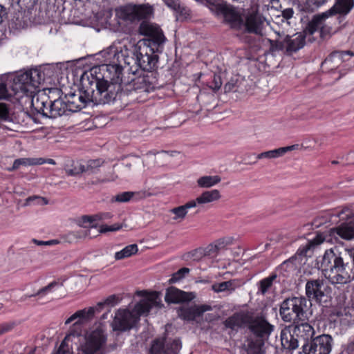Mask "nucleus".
Here are the masks:
<instances>
[{
  "mask_svg": "<svg viewBox=\"0 0 354 354\" xmlns=\"http://www.w3.org/2000/svg\"><path fill=\"white\" fill-rule=\"evenodd\" d=\"M101 53L106 63L100 68L92 69V71L97 73V70H99L102 74L95 80V89L92 87L93 82L87 88V95L91 102L96 105L109 104L118 98L120 99L122 95V63L130 64L125 55L118 52L115 47H111Z\"/></svg>",
  "mask_w": 354,
  "mask_h": 354,
  "instance_id": "1",
  "label": "nucleus"
},
{
  "mask_svg": "<svg viewBox=\"0 0 354 354\" xmlns=\"http://www.w3.org/2000/svg\"><path fill=\"white\" fill-rule=\"evenodd\" d=\"M161 306L159 294L154 292L142 299L135 305L131 311L123 308L117 310L111 326L114 331L129 330L138 323L140 316H146L151 308H160Z\"/></svg>",
  "mask_w": 354,
  "mask_h": 354,
  "instance_id": "2",
  "label": "nucleus"
},
{
  "mask_svg": "<svg viewBox=\"0 0 354 354\" xmlns=\"http://www.w3.org/2000/svg\"><path fill=\"white\" fill-rule=\"evenodd\" d=\"M353 256L351 251L345 250L336 255L330 250H326L324 254L316 259L313 272L321 270L325 278L332 283L345 284L350 281V276L346 271L348 262H345L347 257Z\"/></svg>",
  "mask_w": 354,
  "mask_h": 354,
  "instance_id": "3",
  "label": "nucleus"
},
{
  "mask_svg": "<svg viewBox=\"0 0 354 354\" xmlns=\"http://www.w3.org/2000/svg\"><path fill=\"white\" fill-rule=\"evenodd\" d=\"M306 308V299L304 297H292L285 299L281 304L279 313L281 319L286 322L297 324L295 328L301 335L305 336L304 339L303 353L310 354V346L308 345V334L310 324L308 317L304 308Z\"/></svg>",
  "mask_w": 354,
  "mask_h": 354,
  "instance_id": "4",
  "label": "nucleus"
},
{
  "mask_svg": "<svg viewBox=\"0 0 354 354\" xmlns=\"http://www.w3.org/2000/svg\"><path fill=\"white\" fill-rule=\"evenodd\" d=\"M107 335L104 326H93L85 334L77 354H106Z\"/></svg>",
  "mask_w": 354,
  "mask_h": 354,
  "instance_id": "5",
  "label": "nucleus"
},
{
  "mask_svg": "<svg viewBox=\"0 0 354 354\" xmlns=\"http://www.w3.org/2000/svg\"><path fill=\"white\" fill-rule=\"evenodd\" d=\"M301 23L304 29L303 32H297L292 36L286 35L282 41L270 40L272 48L277 50L286 49L287 53L292 54L302 48L305 44V37L310 33V18L308 12L301 11Z\"/></svg>",
  "mask_w": 354,
  "mask_h": 354,
  "instance_id": "6",
  "label": "nucleus"
},
{
  "mask_svg": "<svg viewBox=\"0 0 354 354\" xmlns=\"http://www.w3.org/2000/svg\"><path fill=\"white\" fill-rule=\"evenodd\" d=\"M43 80V75L39 70L31 69L16 75L10 86L15 94L21 93L26 95H32Z\"/></svg>",
  "mask_w": 354,
  "mask_h": 354,
  "instance_id": "7",
  "label": "nucleus"
},
{
  "mask_svg": "<svg viewBox=\"0 0 354 354\" xmlns=\"http://www.w3.org/2000/svg\"><path fill=\"white\" fill-rule=\"evenodd\" d=\"M125 55V58H128L130 65L131 61L134 62V64L143 71H149L156 67L158 62V55H154L151 49L147 47L142 48L140 46H134L133 49L130 52L125 50H118Z\"/></svg>",
  "mask_w": 354,
  "mask_h": 354,
  "instance_id": "8",
  "label": "nucleus"
},
{
  "mask_svg": "<svg viewBox=\"0 0 354 354\" xmlns=\"http://www.w3.org/2000/svg\"><path fill=\"white\" fill-rule=\"evenodd\" d=\"M353 0H337L336 3L328 10L322 14L316 15L311 20V35L317 30L320 29V35L324 32V23L326 19L336 13L346 15L353 8Z\"/></svg>",
  "mask_w": 354,
  "mask_h": 354,
  "instance_id": "9",
  "label": "nucleus"
},
{
  "mask_svg": "<svg viewBox=\"0 0 354 354\" xmlns=\"http://www.w3.org/2000/svg\"><path fill=\"white\" fill-rule=\"evenodd\" d=\"M337 236L346 240L354 238V219L344 223L337 227L331 228L327 233L317 232L311 240V250L324 242L331 241V238H336Z\"/></svg>",
  "mask_w": 354,
  "mask_h": 354,
  "instance_id": "10",
  "label": "nucleus"
},
{
  "mask_svg": "<svg viewBox=\"0 0 354 354\" xmlns=\"http://www.w3.org/2000/svg\"><path fill=\"white\" fill-rule=\"evenodd\" d=\"M268 24L266 17L259 12L257 6L243 11L242 30L245 32L263 36V30Z\"/></svg>",
  "mask_w": 354,
  "mask_h": 354,
  "instance_id": "11",
  "label": "nucleus"
},
{
  "mask_svg": "<svg viewBox=\"0 0 354 354\" xmlns=\"http://www.w3.org/2000/svg\"><path fill=\"white\" fill-rule=\"evenodd\" d=\"M116 16L127 21L133 22L149 18L153 9L147 5L127 4L115 9Z\"/></svg>",
  "mask_w": 354,
  "mask_h": 354,
  "instance_id": "12",
  "label": "nucleus"
},
{
  "mask_svg": "<svg viewBox=\"0 0 354 354\" xmlns=\"http://www.w3.org/2000/svg\"><path fill=\"white\" fill-rule=\"evenodd\" d=\"M65 98L67 108L70 112L78 111L91 102L90 97L87 95V88L83 91H80L78 93H68Z\"/></svg>",
  "mask_w": 354,
  "mask_h": 354,
  "instance_id": "13",
  "label": "nucleus"
},
{
  "mask_svg": "<svg viewBox=\"0 0 354 354\" xmlns=\"http://www.w3.org/2000/svg\"><path fill=\"white\" fill-rule=\"evenodd\" d=\"M139 32L142 35L150 37L158 45L163 44L165 41V37L160 27L146 20H144L140 24Z\"/></svg>",
  "mask_w": 354,
  "mask_h": 354,
  "instance_id": "14",
  "label": "nucleus"
},
{
  "mask_svg": "<svg viewBox=\"0 0 354 354\" xmlns=\"http://www.w3.org/2000/svg\"><path fill=\"white\" fill-rule=\"evenodd\" d=\"M354 56V53L351 50H335L332 52L322 62V66L324 70L330 72L337 69L339 65L347 61L345 56Z\"/></svg>",
  "mask_w": 354,
  "mask_h": 354,
  "instance_id": "15",
  "label": "nucleus"
},
{
  "mask_svg": "<svg viewBox=\"0 0 354 354\" xmlns=\"http://www.w3.org/2000/svg\"><path fill=\"white\" fill-rule=\"evenodd\" d=\"M102 304H97L95 306L77 310L66 320L65 324H68L75 320L77 321L75 322L74 325L84 324L91 320L96 313H99L102 310Z\"/></svg>",
  "mask_w": 354,
  "mask_h": 354,
  "instance_id": "16",
  "label": "nucleus"
},
{
  "mask_svg": "<svg viewBox=\"0 0 354 354\" xmlns=\"http://www.w3.org/2000/svg\"><path fill=\"white\" fill-rule=\"evenodd\" d=\"M249 327L251 331L263 341L264 339L268 338L274 328L263 317H256L255 319L252 317V321L249 324Z\"/></svg>",
  "mask_w": 354,
  "mask_h": 354,
  "instance_id": "17",
  "label": "nucleus"
},
{
  "mask_svg": "<svg viewBox=\"0 0 354 354\" xmlns=\"http://www.w3.org/2000/svg\"><path fill=\"white\" fill-rule=\"evenodd\" d=\"M332 338L328 335L317 336L311 341V354H328Z\"/></svg>",
  "mask_w": 354,
  "mask_h": 354,
  "instance_id": "18",
  "label": "nucleus"
},
{
  "mask_svg": "<svg viewBox=\"0 0 354 354\" xmlns=\"http://www.w3.org/2000/svg\"><path fill=\"white\" fill-rule=\"evenodd\" d=\"M309 250L310 241L305 245L300 247L295 256V263L299 267V272L307 276L310 274V263L307 256Z\"/></svg>",
  "mask_w": 354,
  "mask_h": 354,
  "instance_id": "19",
  "label": "nucleus"
},
{
  "mask_svg": "<svg viewBox=\"0 0 354 354\" xmlns=\"http://www.w3.org/2000/svg\"><path fill=\"white\" fill-rule=\"evenodd\" d=\"M225 21L233 28L242 30L243 12L241 13L233 7L226 6L223 8Z\"/></svg>",
  "mask_w": 354,
  "mask_h": 354,
  "instance_id": "20",
  "label": "nucleus"
},
{
  "mask_svg": "<svg viewBox=\"0 0 354 354\" xmlns=\"http://www.w3.org/2000/svg\"><path fill=\"white\" fill-rule=\"evenodd\" d=\"M194 298L192 293H189L180 290L174 286L169 287L167 289L165 299L168 304H178L181 302H186L192 300Z\"/></svg>",
  "mask_w": 354,
  "mask_h": 354,
  "instance_id": "21",
  "label": "nucleus"
},
{
  "mask_svg": "<svg viewBox=\"0 0 354 354\" xmlns=\"http://www.w3.org/2000/svg\"><path fill=\"white\" fill-rule=\"evenodd\" d=\"M326 285L324 279H318L311 280V295L313 294V299L320 305L326 306L328 296L324 292Z\"/></svg>",
  "mask_w": 354,
  "mask_h": 354,
  "instance_id": "22",
  "label": "nucleus"
},
{
  "mask_svg": "<svg viewBox=\"0 0 354 354\" xmlns=\"http://www.w3.org/2000/svg\"><path fill=\"white\" fill-rule=\"evenodd\" d=\"M212 310L209 305L194 306L192 307L182 308L179 311V316L187 321H192L201 316L205 312Z\"/></svg>",
  "mask_w": 354,
  "mask_h": 354,
  "instance_id": "23",
  "label": "nucleus"
},
{
  "mask_svg": "<svg viewBox=\"0 0 354 354\" xmlns=\"http://www.w3.org/2000/svg\"><path fill=\"white\" fill-rule=\"evenodd\" d=\"M252 321V316L250 313H236L227 318L225 322L227 328L236 329L239 327H244Z\"/></svg>",
  "mask_w": 354,
  "mask_h": 354,
  "instance_id": "24",
  "label": "nucleus"
},
{
  "mask_svg": "<svg viewBox=\"0 0 354 354\" xmlns=\"http://www.w3.org/2000/svg\"><path fill=\"white\" fill-rule=\"evenodd\" d=\"M301 148V145L298 144L292 145L290 146H286L283 147H279L278 149L269 150L266 151H263L257 155V159H274L278 158L279 157H282L286 153L290 152L294 150H298Z\"/></svg>",
  "mask_w": 354,
  "mask_h": 354,
  "instance_id": "25",
  "label": "nucleus"
},
{
  "mask_svg": "<svg viewBox=\"0 0 354 354\" xmlns=\"http://www.w3.org/2000/svg\"><path fill=\"white\" fill-rule=\"evenodd\" d=\"M68 111L66 101L59 98L54 101H49V109L46 112V117L56 118Z\"/></svg>",
  "mask_w": 354,
  "mask_h": 354,
  "instance_id": "26",
  "label": "nucleus"
},
{
  "mask_svg": "<svg viewBox=\"0 0 354 354\" xmlns=\"http://www.w3.org/2000/svg\"><path fill=\"white\" fill-rule=\"evenodd\" d=\"M221 198L220 192L218 189H212L210 191H205L201 195L192 201L195 202L196 207L203 205L206 203H212L218 201Z\"/></svg>",
  "mask_w": 354,
  "mask_h": 354,
  "instance_id": "27",
  "label": "nucleus"
},
{
  "mask_svg": "<svg viewBox=\"0 0 354 354\" xmlns=\"http://www.w3.org/2000/svg\"><path fill=\"white\" fill-rule=\"evenodd\" d=\"M281 346L288 350H294L298 347V340L290 333L289 329L285 328L281 332Z\"/></svg>",
  "mask_w": 354,
  "mask_h": 354,
  "instance_id": "28",
  "label": "nucleus"
},
{
  "mask_svg": "<svg viewBox=\"0 0 354 354\" xmlns=\"http://www.w3.org/2000/svg\"><path fill=\"white\" fill-rule=\"evenodd\" d=\"M96 236L95 234H91V230L88 229H80L77 230H74L69 232L66 235V239L68 242H73L78 241L80 239H83L86 237L90 239L95 237Z\"/></svg>",
  "mask_w": 354,
  "mask_h": 354,
  "instance_id": "29",
  "label": "nucleus"
},
{
  "mask_svg": "<svg viewBox=\"0 0 354 354\" xmlns=\"http://www.w3.org/2000/svg\"><path fill=\"white\" fill-rule=\"evenodd\" d=\"M194 207H196V203L191 200L183 205H180L171 209L170 212L175 215V216L173 218L174 220H183L185 218L187 214V209Z\"/></svg>",
  "mask_w": 354,
  "mask_h": 354,
  "instance_id": "30",
  "label": "nucleus"
},
{
  "mask_svg": "<svg viewBox=\"0 0 354 354\" xmlns=\"http://www.w3.org/2000/svg\"><path fill=\"white\" fill-rule=\"evenodd\" d=\"M277 274L274 272L272 273L269 277L261 279L258 283V292L265 295L271 288L273 282L277 279Z\"/></svg>",
  "mask_w": 354,
  "mask_h": 354,
  "instance_id": "31",
  "label": "nucleus"
},
{
  "mask_svg": "<svg viewBox=\"0 0 354 354\" xmlns=\"http://www.w3.org/2000/svg\"><path fill=\"white\" fill-rule=\"evenodd\" d=\"M221 180L219 176H203L198 178L197 185L201 188H209L219 183Z\"/></svg>",
  "mask_w": 354,
  "mask_h": 354,
  "instance_id": "32",
  "label": "nucleus"
},
{
  "mask_svg": "<svg viewBox=\"0 0 354 354\" xmlns=\"http://www.w3.org/2000/svg\"><path fill=\"white\" fill-rule=\"evenodd\" d=\"M32 97L31 105L32 108L38 111H44V103H48V97L44 93L30 95Z\"/></svg>",
  "mask_w": 354,
  "mask_h": 354,
  "instance_id": "33",
  "label": "nucleus"
},
{
  "mask_svg": "<svg viewBox=\"0 0 354 354\" xmlns=\"http://www.w3.org/2000/svg\"><path fill=\"white\" fill-rule=\"evenodd\" d=\"M45 163L44 158H19L14 161L12 169H17L20 165H37Z\"/></svg>",
  "mask_w": 354,
  "mask_h": 354,
  "instance_id": "34",
  "label": "nucleus"
},
{
  "mask_svg": "<svg viewBox=\"0 0 354 354\" xmlns=\"http://www.w3.org/2000/svg\"><path fill=\"white\" fill-rule=\"evenodd\" d=\"M138 251V245L136 244H131L126 246L122 250L115 252V260H121L125 258L130 257L133 254H135Z\"/></svg>",
  "mask_w": 354,
  "mask_h": 354,
  "instance_id": "35",
  "label": "nucleus"
},
{
  "mask_svg": "<svg viewBox=\"0 0 354 354\" xmlns=\"http://www.w3.org/2000/svg\"><path fill=\"white\" fill-rule=\"evenodd\" d=\"M238 286L239 284L235 280H230L214 284L212 286V290L216 292H223L225 290L233 291Z\"/></svg>",
  "mask_w": 354,
  "mask_h": 354,
  "instance_id": "36",
  "label": "nucleus"
},
{
  "mask_svg": "<svg viewBox=\"0 0 354 354\" xmlns=\"http://www.w3.org/2000/svg\"><path fill=\"white\" fill-rule=\"evenodd\" d=\"M97 220V216H82L78 221V225L83 229H88L91 231L96 228L95 221Z\"/></svg>",
  "mask_w": 354,
  "mask_h": 354,
  "instance_id": "37",
  "label": "nucleus"
},
{
  "mask_svg": "<svg viewBox=\"0 0 354 354\" xmlns=\"http://www.w3.org/2000/svg\"><path fill=\"white\" fill-rule=\"evenodd\" d=\"M262 339H257L256 341H250L248 344V354H263L262 346H263Z\"/></svg>",
  "mask_w": 354,
  "mask_h": 354,
  "instance_id": "38",
  "label": "nucleus"
},
{
  "mask_svg": "<svg viewBox=\"0 0 354 354\" xmlns=\"http://www.w3.org/2000/svg\"><path fill=\"white\" fill-rule=\"evenodd\" d=\"M165 339H156L151 345L150 354H165Z\"/></svg>",
  "mask_w": 354,
  "mask_h": 354,
  "instance_id": "39",
  "label": "nucleus"
},
{
  "mask_svg": "<svg viewBox=\"0 0 354 354\" xmlns=\"http://www.w3.org/2000/svg\"><path fill=\"white\" fill-rule=\"evenodd\" d=\"M165 354H178L181 348L179 339H174L165 343Z\"/></svg>",
  "mask_w": 354,
  "mask_h": 354,
  "instance_id": "40",
  "label": "nucleus"
},
{
  "mask_svg": "<svg viewBox=\"0 0 354 354\" xmlns=\"http://www.w3.org/2000/svg\"><path fill=\"white\" fill-rule=\"evenodd\" d=\"M195 254H199L200 256H205L209 257H215L218 254V252L216 251L214 245L209 244L205 248H198L195 250Z\"/></svg>",
  "mask_w": 354,
  "mask_h": 354,
  "instance_id": "41",
  "label": "nucleus"
},
{
  "mask_svg": "<svg viewBox=\"0 0 354 354\" xmlns=\"http://www.w3.org/2000/svg\"><path fill=\"white\" fill-rule=\"evenodd\" d=\"M103 163L104 161L101 159L90 160L87 162L86 165H85V172L94 174L97 172L99 167L102 166Z\"/></svg>",
  "mask_w": 354,
  "mask_h": 354,
  "instance_id": "42",
  "label": "nucleus"
},
{
  "mask_svg": "<svg viewBox=\"0 0 354 354\" xmlns=\"http://www.w3.org/2000/svg\"><path fill=\"white\" fill-rule=\"evenodd\" d=\"M233 241L232 237H223L218 239L213 244L218 254L221 250L225 249L227 245H232Z\"/></svg>",
  "mask_w": 354,
  "mask_h": 354,
  "instance_id": "43",
  "label": "nucleus"
},
{
  "mask_svg": "<svg viewBox=\"0 0 354 354\" xmlns=\"http://www.w3.org/2000/svg\"><path fill=\"white\" fill-rule=\"evenodd\" d=\"M135 195V192H124L119 193L115 195L113 201L119 203H127L129 202L133 196Z\"/></svg>",
  "mask_w": 354,
  "mask_h": 354,
  "instance_id": "44",
  "label": "nucleus"
},
{
  "mask_svg": "<svg viewBox=\"0 0 354 354\" xmlns=\"http://www.w3.org/2000/svg\"><path fill=\"white\" fill-rule=\"evenodd\" d=\"M172 10L183 13L185 8L180 4V0H162Z\"/></svg>",
  "mask_w": 354,
  "mask_h": 354,
  "instance_id": "45",
  "label": "nucleus"
},
{
  "mask_svg": "<svg viewBox=\"0 0 354 354\" xmlns=\"http://www.w3.org/2000/svg\"><path fill=\"white\" fill-rule=\"evenodd\" d=\"M189 272V269L187 268H182L178 270L176 272L173 274L171 278L169 280V283H175L181 279H183L186 274Z\"/></svg>",
  "mask_w": 354,
  "mask_h": 354,
  "instance_id": "46",
  "label": "nucleus"
},
{
  "mask_svg": "<svg viewBox=\"0 0 354 354\" xmlns=\"http://www.w3.org/2000/svg\"><path fill=\"white\" fill-rule=\"evenodd\" d=\"M34 203L38 205H46L48 204V201L46 198L41 196H32L26 199L25 205H30Z\"/></svg>",
  "mask_w": 354,
  "mask_h": 354,
  "instance_id": "47",
  "label": "nucleus"
},
{
  "mask_svg": "<svg viewBox=\"0 0 354 354\" xmlns=\"http://www.w3.org/2000/svg\"><path fill=\"white\" fill-rule=\"evenodd\" d=\"M17 326V322L10 321L0 324V335L9 333L12 330Z\"/></svg>",
  "mask_w": 354,
  "mask_h": 354,
  "instance_id": "48",
  "label": "nucleus"
},
{
  "mask_svg": "<svg viewBox=\"0 0 354 354\" xmlns=\"http://www.w3.org/2000/svg\"><path fill=\"white\" fill-rule=\"evenodd\" d=\"M83 172H85V165L81 164L73 165V168H68L66 169V173L68 176H77Z\"/></svg>",
  "mask_w": 354,
  "mask_h": 354,
  "instance_id": "49",
  "label": "nucleus"
},
{
  "mask_svg": "<svg viewBox=\"0 0 354 354\" xmlns=\"http://www.w3.org/2000/svg\"><path fill=\"white\" fill-rule=\"evenodd\" d=\"M10 120V116L7 106L5 104L0 103V124Z\"/></svg>",
  "mask_w": 354,
  "mask_h": 354,
  "instance_id": "50",
  "label": "nucleus"
},
{
  "mask_svg": "<svg viewBox=\"0 0 354 354\" xmlns=\"http://www.w3.org/2000/svg\"><path fill=\"white\" fill-rule=\"evenodd\" d=\"M133 86L136 89H142L144 91H148V86L146 84V78L140 77L133 80Z\"/></svg>",
  "mask_w": 354,
  "mask_h": 354,
  "instance_id": "51",
  "label": "nucleus"
},
{
  "mask_svg": "<svg viewBox=\"0 0 354 354\" xmlns=\"http://www.w3.org/2000/svg\"><path fill=\"white\" fill-rule=\"evenodd\" d=\"M238 80L236 78H231L225 85L224 90L225 93L236 91L238 87Z\"/></svg>",
  "mask_w": 354,
  "mask_h": 354,
  "instance_id": "52",
  "label": "nucleus"
},
{
  "mask_svg": "<svg viewBox=\"0 0 354 354\" xmlns=\"http://www.w3.org/2000/svg\"><path fill=\"white\" fill-rule=\"evenodd\" d=\"M120 301L119 298L115 295H112L108 297L104 301L98 302L97 304H102V309L104 306V305H110L111 306H114Z\"/></svg>",
  "mask_w": 354,
  "mask_h": 354,
  "instance_id": "53",
  "label": "nucleus"
},
{
  "mask_svg": "<svg viewBox=\"0 0 354 354\" xmlns=\"http://www.w3.org/2000/svg\"><path fill=\"white\" fill-rule=\"evenodd\" d=\"M57 283L55 281L50 283L48 286L41 288L37 292L32 296L44 295L52 291V290L57 286Z\"/></svg>",
  "mask_w": 354,
  "mask_h": 354,
  "instance_id": "54",
  "label": "nucleus"
},
{
  "mask_svg": "<svg viewBox=\"0 0 354 354\" xmlns=\"http://www.w3.org/2000/svg\"><path fill=\"white\" fill-rule=\"evenodd\" d=\"M222 80L220 75H214L212 82L210 83L209 87L214 91H218L222 86Z\"/></svg>",
  "mask_w": 354,
  "mask_h": 354,
  "instance_id": "55",
  "label": "nucleus"
},
{
  "mask_svg": "<svg viewBox=\"0 0 354 354\" xmlns=\"http://www.w3.org/2000/svg\"><path fill=\"white\" fill-rule=\"evenodd\" d=\"M122 227V225L119 224H114L113 225H102L99 230H97V232L100 233H105L107 232H113L119 230Z\"/></svg>",
  "mask_w": 354,
  "mask_h": 354,
  "instance_id": "56",
  "label": "nucleus"
},
{
  "mask_svg": "<svg viewBox=\"0 0 354 354\" xmlns=\"http://www.w3.org/2000/svg\"><path fill=\"white\" fill-rule=\"evenodd\" d=\"M8 95L6 84L4 83H0V99H6Z\"/></svg>",
  "mask_w": 354,
  "mask_h": 354,
  "instance_id": "57",
  "label": "nucleus"
},
{
  "mask_svg": "<svg viewBox=\"0 0 354 354\" xmlns=\"http://www.w3.org/2000/svg\"><path fill=\"white\" fill-rule=\"evenodd\" d=\"M293 13L292 8H286L282 11V16L284 19L288 20L292 18Z\"/></svg>",
  "mask_w": 354,
  "mask_h": 354,
  "instance_id": "58",
  "label": "nucleus"
},
{
  "mask_svg": "<svg viewBox=\"0 0 354 354\" xmlns=\"http://www.w3.org/2000/svg\"><path fill=\"white\" fill-rule=\"evenodd\" d=\"M326 0H311V3L315 8H319L320 6L323 5Z\"/></svg>",
  "mask_w": 354,
  "mask_h": 354,
  "instance_id": "59",
  "label": "nucleus"
},
{
  "mask_svg": "<svg viewBox=\"0 0 354 354\" xmlns=\"http://www.w3.org/2000/svg\"><path fill=\"white\" fill-rule=\"evenodd\" d=\"M6 15V8L2 5H0V24L3 22V17Z\"/></svg>",
  "mask_w": 354,
  "mask_h": 354,
  "instance_id": "60",
  "label": "nucleus"
},
{
  "mask_svg": "<svg viewBox=\"0 0 354 354\" xmlns=\"http://www.w3.org/2000/svg\"><path fill=\"white\" fill-rule=\"evenodd\" d=\"M49 100L48 101V103H44V111H38L39 113L42 114L44 116L46 117V112L49 109Z\"/></svg>",
  "mask_w": 354,
  "mask_h": 354,
  "instance_id": "61",
  "label": "nucleus"
},
{
  "mask_svg": "<svg viewBox=\"0 0 354 354\" xmlns=\"http://www.w3.org/2000/svg\"><path fill=\"white\" fill-rule=\"evenodd\" d=\"M114 173L115 172L113 171V173L111 174L110 176H107L103 181H113L115 179H117L118 178V176L117 174H115Z\"/></svg>",
  "mask_w": 354,
  "mask_h": 354,
  "instance_id": "62",
  "label": "nucleus"
},
{
  "mask_svg": "<svg viewBox=\"0 0 354 354\" xmlns=\"http://www.w3.org/2000/svg\"><path fill=\"white\" fill-rule=\"evenodd\" d=\"M19 19V17L17 16V17H16V21H13V23H15V26L16 28H20L24 26L21 21H20Z\"/></svg>",
  "mask_w": 354,
  "mask_h": 354,
  "instance_id": "63",
  "label": "nucleus"
},
{
  "mask_svg": "<svg viewBox=\"0 0 354 354\" xmlns=\"http://www.w3.org/2000/svg\"><path fill=\"white\" fill-rule=\"evenodd\" d=\"M32 241L37 245H48L47 241H39L37 239H33Z\"/></svg>",
  "mask_w": 354,
  "mask_h": 354,
  "instance_id": "64",
  "label": "nucleus"
}]
</instances>
